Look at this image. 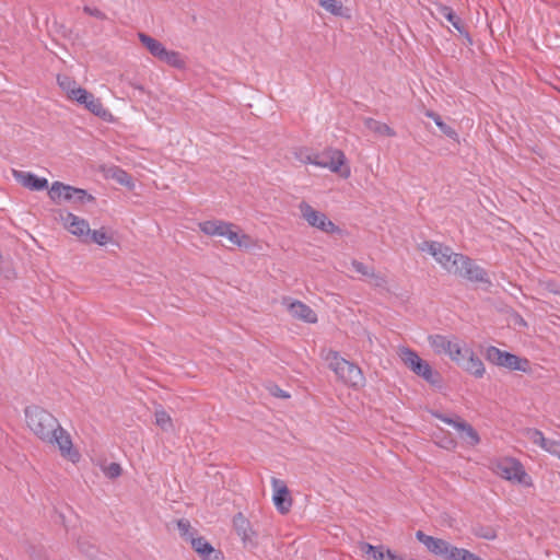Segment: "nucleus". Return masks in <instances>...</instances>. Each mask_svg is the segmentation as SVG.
<instances>
[{
    "label": "nucleus",
    "instance_id": "nucleus-26",
    "mask_svg": "<svg viewBox=\"0 0 560 560\" xmlns=\"http://www.w3.org/2000/svg\"><path fill=\"white\" fill-rule=\"evenodd\" d=\"M228 228V222L220 220H209L199 223V229L202 233L210 236H223L225 233V229Z\"/></svg>",
    "mask_w": 560,
    "mask_h": 560
},
{
    "label": "nucleus",
    "instance_id": "nucleus-36",
    "mask_svg": "<svg viewBox=\"0 0 560 560\" xmlns=\"http://www.w3.org/2000/svg\"><path fill=\"white\" fill-rule=\"evenodd\" d=\"M110 242H113V237L107 234L105 228H101L100 230H91L90 236L88 238V243H94L100 246H105Z\"/></svg>",
    "mask_w": 560,
    "mask_h": 560
},
{
    "label": "nucleus",
    "instance_id": "nucleus-45",
    "mask_svg": "<svg viewBox=\"0 0 560 560\" xmlns=\"http://www.w3.org/2000/svg\"><path fill=\"white\" fill-rule=\"evenodd\" d=\"M78 546L82 552L86 553L88 556H93L95 547L88 540H79Z\"/></svg>",
    "mask_w": 560,
    "mask_h": 560
},
{
    "label": "nucleus",
    "instance_id": "nucleus-20",
    "mask_svg": "<svg viewBox=\"0 0 560 560\" xmlns=\"http://www.w3.org/2000/svg\"><path fill=\"white\" fill-rule=\"evenodd\" d=\"M288 311L294 318L303 320L304 323L315 324L318 320L315 311L307 304L298 300L288 304Z\"/></svg>",
    "mask_w": 560,
    "mask_h": 560
},
{
    "label": "nucleus",
    "instance_id": "nucleus-22",
    "mask_svg": "<svg viewBox=\"0 0 560 560\" xmlns=\"http://www.w3.org/2000/svg\"><path fill=\"white\" fill-rule=\"evenodd\" d=\"M460 368L477 378L483 376L486 369L481 359L475 354L474 350H466V358Z\"/></svg>",
    "mask_w": 560,
    "mask_h": 560
},
{
    "label": "nucleus",
    "instance_id": "nucleus-49",
    "mask_svg": "<svg viewBox=\"0 0 560 560\" xmlns=\"http://www.w3.org/2000/svg\"><path fill=\"white\" fill-rule=\"evenodd\" d=\"M371 278L374 279V284L376 287H384L386 284V279L385 277L381 276V275H377L374 272V276H372Z\"/></svg>",
    "mask_w": 560,
    "mask_h": 560
},
{
    "label": "nucleus",
    "instance_id": "nucleus-39",
    "mask_svg": "<svg viewBox=\"0 0 560 560\" xmlns=\"http://www.w3.org/2000/svg\"><path fill=\"white\" fill-rule=\"evenodd\" d=\"M234 225L232 223L228 222V228L225 229V233L223 236H225L232 244L242 246V238H247L246 235H240L237 232L233 231L232 228Z\"/></svg>",
    "mask_w": 560,
    "mask_h": 560
},
{
    "label": "nucleus",
    "instance_id": "nucleus-1",
    "mask_svg": "<svg viewBox=\"0 0 560 560\" xmlns=\"http://www.w3.org/2000/svg\"><path fill=\"white\" fill-rule=\"evenodd\" d=\"M25 422L31 432L43 443L57 445L62 457L78 463L80 453L73 448L70 434L60 425L58 419L37 405L24 409Z\"/></svg>",
    "mask_w": 560,
    "mask_h": 560
},
{
    "label": "nucleus",
    "instance_id": "nucleus-35",
    "mask_svg": "<svg viewBox=\"0 0 560 560\" xmlns=\"http://www.w3.org/2000/svg\"><path fill=\"white\" fill-rule=\"evenodd\" d=\"M177 529L180 537L189 544L191 542V539L197 537V530L191 527L190 522L186 518H180L177 521Z\"/></svg>",
    "mask_w": 560,
    "mask_h": 560
},
{
    "label": "nucleus",
    "instance_id": "nucleus-31",
    "mask_svg": "<svg viewBox=\"0 0 560 560\" xmlns=\"http://www.w3.org/2000/svg\"><path fill=\"white\" fill-rule=\"evenodd\" d=\"M466 350H472L470 347H467L465 343H460L454 341L451 346V350L448 351V358L455 362L458 366L462 365L464 358H466Z\"/></svg>",
    "mask_w": 560,
    "mask_h": 560
},
{
    "label": "nucleus",
    "instance_id": "nucleus-30",
    "mask_svg": "<svg viewBox=\"0 0 560 560\" xmlns=\"http://www.w3.org/2000/svg\"><path fill=\"white\" fill-rule=\"evenodd\" d=\"M425 115L435 122V125L439 127V129L446 137H448L450 139L458 141V133L456 132V130L453 127H451L450 125L445 124L443 121L442 117L438 113H435L433 110H428L425 113Z\"/></svg>",
    "mask_w": 560,
    "mask_h": 560
},
{
    "label": "nucleus",
    "instance_id": "nucleus-7",
    "mask_svg": "<svg viewBox=\"0 0 560 560\" xmlns=\"http://www.w3.org/2000/svg\"><path fill=\"white\" fill-rule=\"evenodd\" d=\"M430 413L432 417L456 429L460 433V439L466 444L476 446L480 443V436L475 428L459 416L455 415L454 417H450L439 410H431Z\"/></svg>",
    "mask_w": 560,
    "mask_h": 560
},
{
    "label": "nucleus",
    "instance_id": "nucleus-15",
    "mask_svg": "<svg viewBox=\"0 0 560 560\" xmlns=\"http://www.w3.org/2000/svg\"><path fill=\"white\" fill-rule=\"evenodd\" d=\"M60 220L63 226L72 234L80 237L84 243L91 233L89 222L71 212H60Z\"/></svg>",
    "mask_w": 560,
    "mask_h": 560
},
{
    "label": "nucleus",
    "instance_id": "nucleus-9",
    "mask_svg": "<svg viewBox=\"0 0 560 560\" xmlns=\"http://www.w3.org/2000/svg\"><path fill=\"white\" fill-rule=\"evenodd\" d=\"M303 219L313 228H316L325 233H340V229L330 221L327 215L320 211L315 210L311 205L302 201L299 206Z\"/></svg>",
    "mask_w": 560,
    "mask_h": 560
},
{
    "label": "nucleus",
    "instance_id": "nucleus-25",
    "mask_svg": "<svg viewBox=\"0 0 560 560\" xmlns=\"http://www.w3.org/2000/svg\"><path fill=\"white\" fill-rule=\"evenodd\" d=\"M140 43L149 50V52L160 59L162 52L165 49V46L159 42L158 39L151 37L150 35L145 33H139L138 34Z\"/></svg>",
    "mask_w": 560,
    "mask_h": 560
},
{
    "label": "nucleus",
    "instance_id": "nucleus-29",
    "mask_svg": "<svg viewBox=\"0 0 560 560\" xmlns=\"http://www.w3.org/2000/svg\"><path fill=\"white\" fill-rule=\"evenodd\" d=\"M57 82L60 89L66 92L69 100L74 101V98L79 95L77 90L82 89L81 86H77V82L66 74H59L57 77Z\"/></svg>",
    "mask_w": 560,
    "mask_h": 560
},
{
    "label": "nucleus",
    "instance_id": "nucleus-48",
    "mask_svg": "<svg viewBox=\"0 0 560 560\" xmlns=\"http://www.w3.org/2000/svg\"><path fill=\"white\" fill-rule=\"evenodd\" d=\"M384 560H402L398 556H396L389 548L384 546Z\"/></svg>",
    "mask_w": 560,
    "mask_h": 560
},
{
    "label": "nucleus",
    "instance_id": "nucleus-40",
    "mask_svg": "<svg viewBox=\"0 0 560 560\" xmlns=\"http://www.w3.org/2000/svg\"><path fill=\"white\" fill-rule=\"evenodd\" d=\"M121 466L118 463H110L103 467V472L108 479H116L121 475Z\"/></svg>",
    "mask_w": 560,
    "mask_h": 560
},
{
    "label": "nucleus",
    "instance_id": "nucleus-3",
    "mask_svg": "<svg viewBox=\"0 0 560 560\" xmlns=\"http://www.w3.org/2000/svg\"><path fill=\"white\" fill-rule=\"evenodd\" d=\"M421 250H427L438 264L442 266L448 273L457 275L460 272L459 266L465 257L464 254L454 253L453 249L440 242L425 241L420 246Z\"/></svg>",
    "mask_w": 560,
    "mask_h": 560
},
{
    "label": "nucleus",
    "instance_id": "nucleus-5",
    "mask_svg": "<svg viewBox=\"0 0 560 560\" xmlns=\"http://www.w3.org/2000/svg\"><path fill=\"white\" fill-rule=\"evenodd\" d=\"M329 366L336 373L338 378L350 386L357 387L364 383V376L361 369L357 364L339 357L337 352H335L330 360Z\"/></svg>",
    "mask_w": 560,
    "mask_h": 560
},
{
    "label": "nucleus",
    "instance_id": "nucleus-10",
    "mask_svg": "<svg viewBox=\"0 0 560 560\" xmlns=\"http://www.w3.org/2000/svg\"><path fill=\"white\" fill-rule=\"evenodd\" d=\"M77 93L79 95L74 98V101L78 104L83 105L85 109H88L93 115L102 118L105 121L112 120L113 115L110 114V112L104 108L100 98L95 97L91 92H89L85 89L77 90Z\"/></svg>",
    "mask_w": 560,
    "mask_h": 560
},
{
    "label": "nucleus",
    "instance_id": "nucleus-28",
    "mask_svg": "<svg viewBox=\"0 0 560 560\" xmlns=\"http://www.w3.org/2000/svg\"><path fill=\"white\" fill-rule=\"evenodd\" d=\"M364 126L369 130L373 131L374 133L381 135V136H386V137H395L396 136V131L392 127H389L387 124L378 121L371 117L364 119Z\"/></svg>",
    "mask_w": 560,
    "mask_h": 560
},
{
    "label": "nucleus",
    "instance_id": "nucleus-47",
    "mask_svg": "<svg viewBox=\"0 0 560 560\" xmlns=\"http://www.w3.org/2000/svg\"><path fill=\"white\" fill-rule=\"evenodd\" d=\"M546 289L553 294H557L560 296V285L555 281H548L546 283Z\"/></svg>",
    "mask_w": 560,
    "mask_h": 560
},
{
    "label": "nucleus",
    "instance_id": "nucleus-24",
    "mask_svg": "<svg viewBox=\"0 0 560 560\" xmlns=\"http://www.w3.org/2000/svg\"><path fill=\"white\" fill-rule=\"evenodd\" d=\"M428 341L430 347L433 349V351L436 354H445L447 355L448 351L451 350V346L454 342L453 340H450L446 336L443 335H430L428 337Z\"/></svg>",
    "mask_w": 560,
    "mask_h": 560
},
{
    "label": "nucleus",
    "instance_id": "nucleus-17",
    "mask_svg": "<svg viewBox=\"0 0 560 560\" xmlns=\"http://www.w3.org/2000/svg\"><path fill=\"white\" fill-rule=\"evenodd\" d=\"M12 174L18 183L32 191H40L48 188L47 178L38 177L34 173L13 170Z\"/></svg>",
    "mask_w": 560,
    "mask_h": 560
},
{
    "label": "nucleus",
    "instance_id": "nucleus-44",
    "mask_svg": "<svg viewBox=\"0 0 560 560\" xmlns=\"http://www.w3.org/2000/svg\"><path fill=\"white\" fill-rule=\"evenodd\" d=\"M83 12L90 16H93L97 20H101V21H104L107 19L106 14L101 11L100 9L97 8H92L90 5H84L83 7Z\"/></svg>",
    "mask_w": 560,
    "mask_h": 560
},
{
    "label": "nucleus",
    "instance_id": "nucleus-18",
    "mask_svg": "<svg viewBox=\"0 0 560 560\" xmlns=\"http://www.w3.org/2000/svg\"><path fill=\"white\" fill-rule=\"evenodd\" d=\"M190 546L201 560H223L224 558L222 551L215 549L202 536H197L195 539H191Z\"/></svg>",
    "mask_w": 560,
    "mask_h": 560
},
{
    "label": "nucleus",
    "instance_id": "nucleus-16",
    "mask_svg": "<svg viewBox=\"0 0 560 560\" xmlns=\"http://www.w3.org/2000/svg\"><path fill=\"white\" fill-rule=\"evenodd\" d=\"M436 12L440 16L446 19L454 26V28L458 31L460 36H463L465 39V45H472V38L468 31L465 28L463 20L454 12L451 7L440 4L436 7Z\"/></svg>",
    "mask_w": 560,
    "mask_h": 560
},
{
    "label": "nucleus",
    "instance_id": "nucleus-21",
    "mask_svg": "<svg viewBox=\"0 0 560 560\" xmlns=\"http://www.w3.org/2000/svg\"><path fill=\"white\" fill-rule=\"evenodd\" d=\"M529 438L533 443L560 459V441L545 438L544 433L537 429L529 431Z\"/></svg>",
    "mask_w": 560,
    "mask_h": 560
},
{
    "label": "nucleus",
    "instance_id": "nucleus-33",
    "mask_svg": "<svg viewBox=\"0 0 560 560\" xmlns=\"http://www.w3.org/2000/svg\"><path fill=\"white\" fill-rule=\"evenodd\" d=\"M155 424L160 427L163 431L170 432L173 431L174 424L171 416L160 406L154 412Z\"/></svg>",
    "mask_w": 560,
    "mask_h": 560
},
{
    "label": "nucleus",
    "instance_id": "nucleus-13",
    "mask_svg": "<svg viewBox=\"0 0 560 560\" xmlns=\"http://www.w3.org/2000/svg\"><path fill=\"white\" fill-rule=\"evenodd\" d=\"M271 485L273 489L272 502L277 511L282 515L288 514L292 506V498L288 486L283 480L275 477L271 479Z\"/></svg>",
    "mask_w": 560,
    "mask_h": 560
},
{
    "label": "nucleus",
    "instance_id": "nucleus-8",
    "mask_svg": "<svg viewBox=\"0 0 560 560\" xmlns=\"http://www.w3.org/2000/svg\"><path fill=\"white\" fill-rule=\"evenodd\" d=\"M494 471L498 476L505 480L518 482L526 486L529 485V477L527 472L525 471L521 462L515 458H504L500 460L495 465Z\"/></svg>",
    "mask_w": 560,
    "mask_h": 560
},
{
    "label": "nucleus",
    "instance_id": "nucleus-52",
    "mask_svg": "<svg viewBox=\"0 0 560 560\" xmlns=\"http://www.w3.org/2000/svg\"><path fill=\"white\" fill-rule=\"evenodd\" d=\"M475 560H483V559L480 558L479 556H476Z\"/></svg>",
    "mask_w": 560,
    "mask_h": 560
},
{
    "label": "nucleus",
    "instance_id": "nucleus-32",
    "mask_svg": "<svg viewBox=\"0 0 560 560\" xmlns=\"http://www.w3.org/2000/svg\"><path fill=\"white\" fill-rule=\"evenodd\" d=\"M159 60L176 69H183L185 67V61L183 60L180 54L175 50H168L165 48Z\"/></svg>",
    "mask_w": 560,
    "mask_h": 560
},
{
    "label": "nucleus",
    "instance_id": "nucleus-11",
    "mask_svg": "<svg viewBox=\"0 0 560 560\" xmlns=\"http://www.w3.org/2000/svg\"><path fill=\"white\" fill-rule=\"evenodd\" d=\"M416 538L421 544H423L428 551H430L431 553L442 557L445 560L451 559L450 553H453V548L455 546L451 545L448 541L433 536H429L424 534L422 530H418L416 533Z\"/></svg>",
    "mask_w": 560,
    "mask_h": 560
},
{
    "label": "nucleus",
    "instance_id": "nucleus-4",
    "mask_svg": "<svg viewBox=\"0 0 560 560\" xmlns=\"http://www.w3.org/2000/svg\"><path fill=\"white\" fill-rule=\"evenodd\" d=\"M485 358L493 365L505 368L510 371H521L527 373L530 371V362L527 358L518 357L509 351L501 350L494 346L486 349Z\"/></svg>",
    "mask_w": 560,
    "mask_h": 560
},
{
    "label": "nucleus",
    "instance_id": "nucleus-41",
    "mask_svg": "<svg viewBox=\"0 0 560 560\" xmlns=\"http://www.w3.org/2000/svg\"><path fill=\"white\" fill-rule=\"evenodd\" d=\"M351 266L358 273H361L364 277L374 276V268L369 267L368 265H365L359 260H355V259L352 260Z\"/></svg>",
    "mask_w": 560,
    "mask_h": 560
},
{
    "label": "nucleus",
    "instance_id": "nucleus-2",
    "mask_svg": "<svg viewBox=\"0 0 560 560\" xmlns=\"http://www.w3.org/2000/svg\"><path fill=\"white\" fill-rule=\"evenodd\" d=\"M399 355L404 364L416 375L422 377L431 386L438 388L442 386L443 378L441 373L433 370L429 362L422 360L415 350L404 347L400 349Z\"/></svg>",
    "mask_w": 560,
    "mask_h": 560
},
{
    "label": "nucleus",
    "instance_id": "nucleus-6",
    "mask_svg": "<svg viewBox=\"0 0 560 560\" xmlns=\"http://www.w3.org/2000/svg\"><path fill=\"white\" fill-rule=\"evenodd\" d=\"M48 196L56 203H59L60 199L82 205L95 201V197L89 194L85 189L77 188L61 182L52 183L48 190Z\"/></svg>",
    "mask_w": 560,
    "mask_h": 560
},
{
    "label": "nucleus",
    "instance_id": "nucleus-38",
    "mask_svg": "<svg viewBox=\"0 0 560 560\" xmlns=\"http://www.w3.org/2000/svg\"><path fill=\"white\" fill-rule=\"evenodd\" d=\"M450 555H451L450 560H475V558L477 556L474 552L469 551L468 549L458 548V547H454L453 553H450Z\"/></svg>",
    "mask_w": 560,
    "mask_h": 560
},
{
    "label": "nucleus",
    "instance_id": "nucleus-51",
    "mask_svg": "<svg viewBox=\"0 0 560 560\" xmlns=\"http://www.w3.org/2000/svg\"><path fill=\"white\" fill-rule=\"evenodd\" d=\"M276 396L282 397V398H288L289 397V395L284 390H282V389H279V393H277Z\"/></svg>",
    "mask_w": 560,
    "mask_h": 560
},
{
    "label": "nucleus",
    "instance_id": "nucleus-27",
    "mask_svg": "<svg viewBox=\"0 0 560 560\" xmlns=\"http://www.w3.org/2000/svg\"><path fill=\"white\" fill-rule=\"evenodd\" d=\"M358 547L366 560H384V545L373 546L366 541H359Z\"/></svg>",
    "mask_w": 560,
    "mask_h": 560
},
{
    "label": "nucleus",
    "instance_id": "nucleus-46",
    "mask_svg": "<svg viewBox=\"0 0 560 560\" xmlns=\"http://www.w3.org/2000/svg\"><path fill=\"white\" fill-rule=\"evenodd\" d=\"M439 445H440L441 447H443V448L452 450V448H455V446H456V442H455V440H454V439H452V438H450V436H448V438H444V440H443V441H441V442L439 443Z\"/></svg>",
    "mask_w": 560,
    "mask_h": 560
},
{
    "label": "nucleus",
    "instance_id": "nucleus-23",
    "mask_svg": "<svg viewBox=\"0 0 560 560\" xmlns=\"http://www.w3.org/2000/svg\"><path fill=\"white\" fill-rule=\"evenodd\" d=\"M318 4L335 16L350 19V9L338 0H319Z\"/></svg>",
    "mask_w": 560,
    "mask_h": 560
},
{
    "label": "nucleus",
    "instance_id": "nucleus-42",
    "mask_svg": "<svg viewBox=\"0 0 560 560\" xmlns=\"http://www.w3.org/2000/svg\"><path fill=\"white\" fill-rule=\"evenodd\" d=\"M316 153L310 152L307 149H300L295 153V158L302 162L303 164H313L314 165V158Z\"/></svg>",
    "mask_w": 560,
    "mask_h": 560
},
{
    "label": "nucleus",
    "instance_id": "nucleus-14",
    "mask_svg": "<svg viewBox=\"0 0 560 560\" xmlns=\"http://www.w3.org/2000/svg\"><path fill=\"white\" fill-rule=\"evenodd\" d=\"M233 527L245 548H255L258 545L257 534L242 512L234 515Z\"/></svg>",
    "mask_w": 560,
    "mask_h": 560
},
{
    "label": "nucleus",
    "instance_id": "nucleus-12",
    "mask_svg": "<svg viewBox=\"0 0 560 560\" xmlns=\"http://www.w3.org/2000/svg\"><path fill=\"white\" fill-rule=\"evenodd\" d=\"M460 272L456 276L464 278L470 282L485 283L490 285L491 281L488 277L486 269L475 264V261L465 255L462 265L459 266Z\"/></svg>",
    "mask_w": 560,
    "mask_h": 560
},
{
    "label": "nucleus",
    "instance_id": "nucleus-43",
    "mask_svg": "<svg viewBox=\"0 0 560 560\" xmlns=\"http://www.w3.org/2000/svg\"><path fill=\"white\" fill-rule=\"evenodd\" d=\"M329 149L323 151L322 153H316L314 158V165L327 168V163L329 162Z\"/></svg>",
    "mask_w": 560,
    "mask_h": 560
},
{
    "label": "nucleus",
    "instance_id": "nucleus-37",
    "mask_svg": "<svg viewBox=\"0 0 560 560\" xmlns=\"http://www.w3.org/2000/svg\"><path fill=\"white\" fill-rule=\"evenodd\" d=\"M472 533L475 536L487 540H493L497 538L495 529L490 526L476 525L472 528Z\"/></svg>",
    "mask_w": 560,
    "mask_h": 560
},
{
    "label": "nucleus",
    "instance_id": "nucleus-50",
    "mask_svg": "<svg viewBox=\"0 0 560 560\" xmlns=\"http://www.w3.org/2000/svg\"><path fill=\"white\" fill-rule=\"evenodd\" d=\"M513 322H514L515 325H518V326H522V327H526L527 326L526 320L518 313H514L513 314Z\"/></svg>",
    "mask_w": 560,
    "mask_h": 560
},
{
    "label": "nucleus",
    "instance_id": "nucleus-19",
    "mask_svg": "<svg viewBox=\"0 0 560 560\" xmlns=\"http://www.w3.org/2000/svg\"><path fill=\"white\" fill-rule=\"evenodd\" d=\"M329 162L327 168L337 173L342 178H348L351 174L350 167L346 165V155L341 150L329 148Z\"/></svg>",
    "mask_w": 560,
    "mask_h": 560
},
{
    "label": "nucleus",
    "instance_id": "nucleus-34",
    "mask_svg": "<svg viewBox=\"0 0 560 560\" xmlns=\"http://www.w3.org/2000/svg\"><path fill=\"white\" fill-rule=\"evenodd\" d=\"M109 172H110V177L113 179H115L118 184H120L122 186H126L128 188H132L133 187L132 177L125 170H122V168H120L118 166H115V167L110 168Z\"/></svg>",
    "mask_w": 560,
    "mask_h": 560
}]
</instances>
